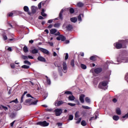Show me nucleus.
Listing matches in <instances>:
<instances>
[{
	"instance_id": "f257e3e1",
	"label": "nucleus",
	"mask_w": 128,
	"mask_h": 128,
	"mask_svg": "<svg viewBox=\"0 0 128 128\" xmlns=\"http://www.w3.org/2000/svg\"><path fill=\"white\" fill-rule=\"evenodd\" d=\"M126 44H128V40H120L119 42L114 44V46L118 50L120 48H126Z\"/></svg>"
},
{
	"instance_id": "f03ea898",
	"label": "nucleus",
	"mask_w": 128,
	"mask_h": 128,
	"mask_svg": "<svg viewBox=\"0 0 128 128\" xmlns=\"http://www.w3.org/2000/svg\"><path fill=\"white\" fill-rule=\"evenodd\" d=\"M118 62H128V57L124 54H120L117 59Z\"/></svg>"
},
{
	"instance_id": "7ed1b4c3",
	"label": "nucleus",
	"mask_w": 128,
	"mask_h": 128,
	"mask_svg": "<svg viewBox=\"0 0 128 128\" xmlns=\"http://www.w3.org/2000/svg\"><path fill=\"white\" fill-rule=\"evenodd\" d=\"M35 98L34 99H31L29 98L26 100L24 102V104L26 106H30V104H34L35 106L38 104V100H35Z\"/></svg>"
},
{
	"instance_id": "20e7f679",
	"label": "nucleus",
	"mask_w": 128,
	"mask_h": 128,
	"mask_svg": "<svg viewBox=\"0 0 128 128\" xmlns=\"http://www.w3.org/2000/svg\"><path fill=\"white\" fill-rule=\"evenodd\" d=\"M108 82L107 81H104L100 82L98 85L99 88H102L104 90H108Z\"/></svg>"
},
{
	"instance_id": "39448f33",
	"label": "nucleus",
	"mask_w": 128,
	"mask_h": 128,
	"mask_svg": "<svg viewBox=\"0 0 128 128\" xmlns=\"http://www.w3.org/2000/svg\"><path fill=\"white\" fill-rule=\"evenodd\" d=\"M37 124L38 126H48L50 123L46 122V121L39 122H37Z\"/></svg>"
},
{
	"instance_id": "423d86ee",
	"label": "nucleus",
	"mask_w": 128,
	"mask_h": 128,
	"mask_svg": "<svg viewBox=\"0 0 128 128\" xmlns=\"http://www.w3.org/2000/svg\"><path fill=\"white\" fill-rule=\"evenodd\" d=\"M54 112L56 116H60L62 114V110L60 108H56Z\"/></svg>"
},
{
	"instance_id": "0eeeda50",
	"label": "nucleus",
	"mask_w": 128,
	"mask_h": 128,
	"mask_svg": "<svg viewBox=\"0 0 128 128\" xmlns=\"http://www.w3.org/2000/svg\"><path fill=\"white\" fill-rule=\"evenodd\" d=\"M38 50H40L41 52H43L44 54H50V52H48L46 49H44L42 48H39Z\"/></svg>"
},
{
	"instance_id": "6e6552de",
	"label": "nucleus",
	"mask_w": 128,
	"mask_h": 128,
	"mask_svg": "<svg viewBox=\"0 0 128 128\" xmlns=\"http://www.w3.org/2000/svg\"><path fill=\"white\" fill-rule=\"evenodd\" d=\"M58 40H62V42H64L66 40V37L62 35H60L59 36L56 38Z\"/></svg>"
},
{
	"instance_id": "1a4fd4ad",
	"label": "nucleus",
	"mask_w": 128,
	"mask_h": 128,
	"mask_svg": "<svg viewBox=\"0 0 128 128\" xmlns=\"http://www.w3.org/2000/svg\"><path fill=\"white\" fill-rule=\"evenodd\" d=\"M86 96L84 94H82L80 96L79 100L82 104H84V97Z\"/></svg>"
},
{
	"instance_id": "9d476101",
	"label": "nucleus",
	"mask_w": 128,
	"mask_h": 128,
	"mask_svg": "<svg viewBox=\"0 0 128 128\" xmlns=\"http://www.w3.org/2000/svg\"><path fill=\"white\" fill-rule=\"evenodd\" d=\"M63 72L66 74V70H68V66L66 62H64L62 64Z\"/></svg>"
},
{
	"instance_id": "9b49d317",
	"label": "nucleus",
	"mask_w": 128,
	"mask_h": 128,
	"mask_svg": "<svg viewBox=\"0 0 128 128\" xmlns=\"http://www.w3.org/2000/svg\"><path fill=\"white\" fill-rule=\"evenodd\" d=\"M38 60H40V62H46V58L42 56H39L38 58Z\"/></svg>"
},
{
	"instance_id": "f8f14e48",
	"label": "nucleus",
	"mask_w": 128,
	"mask_h": 128,
	"mask_svg": "<svg viewBox=\"0 0 128 128\" xmlns=\"http://www.w3.org/2000/svg\"><path fill=\"white\" fill-rule=\"evenodd\" d=\"M64 104V102L60 100L59 102H56L54 104L56 106H61V104Z\"/></svg>"
},
{
	"instance_id": "ddd939ff",
	"label": "nucleus",
	"mask_w": 128,
	"mask_h": 128,
	"mask_svg": "<svg viewBox=\"0 0 128 128\" xmlns=\"http://www.w3.org/2000/svg\"><path fill=\"white\" fill-rule=\"evenodd\" d=\"M31 10L32 14H36V10H38V7L32 6L31 7Z\"/></svg>"
},
{
	"instance_id": "4468645a",
	"label": "nucleus",
	"mask_w": 128,
	"mask_h": 128,
	"mask_svg": "<svg viewBox=\"0 0 128 128\" xmlns=\"http://www.w3.org/2000/svg\"><path fill=\"white\" fill-rule=\"evenodd\" d=\"M31 54H38V49L36 48H34L31 50L30 52Z\"/></svg>"
},
{
	"instance_id": "2eb2a0df",
	"label": "nucleus",
	"mask_w": 128,
	"mask_h": 128,
	"mask_svg": "<svg viewBox=\"0 0 128 128\" xmlns=\"http://www.w3.org/2000/svg\"><path fill=\"white\" fill-rule=\"evenodd\" d=\"M102 68H96L94 70V72H96V74H100V72H102Z\"/></svg>"
},
{
	"instance_id": "dca6fc26",
	"label": "nucleus",
	"mask_w": 128,
	"mask_h": 128,
	"mask_svg": "<svg viewBox=\"0 0 128 128\" xmlns=\"http://www.w3.org/2000/svg\"><path fill=\"white\" fill-rule=\"evenodd\" d=\"M70 20L72 22L75 23L76 22H78V18H76V17L72 18H70Z\"/></svg>"
},
{
	"instance_id": "f3484780",
	"label": "nucleus",
	"mask_w": 128,
	"mask_h": 128,
	"mask_svg": "<svg viewBox=\"0 0 128 128\" xmlns=\"http://www.w3.org/2000/svg\"><path fill=\"white\" fill-rule=\"evenodd\" d=\"M116 113L117 114L120 116L122 114V110L120 108H116Z\"/></svg>"
},
{
	"instance_id": "a211bd4d",
	"label": "nucleus",
	"mask_w": 128,
	"mask_h": 128,
	"mask_svg": "<svg viewBox=\"0 0 128 128\" xmlns=\"http://www.w3.org/2000/svg\"><path fill=\"white\" fill-rule=\"evenodd\" d=\"M79 117H80V112H76L75 113V118H74V120H78V118Z\"/></svg>"
},
{
	"instance_id": "6ab92c4d",
	"label": "nucleus",
	"mask_w": 128,
	"mask_h": 128,
	"mask_svg": "<svg viewBox=\"0 0 128 128\" xmlns=\"http://www.w3.org/2000/svg\"><path fill=\"white\" fill-rule=\"evenodd\" d=\"M56 32H57L56 29L53 28L50 30V34H56Z\"/></svg>"
},
{
	"instance_id": "aec40b11",
	"label": "nucleus",
	"mask_w": 128,
	"mask_h": 128,
	"mask_svg": "<svg viewBox=\"0 0 128 128\" xmlns=\"http://www.w3.org/2000/svg\"><path fill=\"white\" fill-rule=\"evenodd\" d=\"M64 12V10H62L59 14V18L60 20H62V14Z\"/></svg>"
},
{
	"instance_id": "412c9836",
	"label": "nucleus",
	"mask_w": 128,
	"mask_h": 128,
	"mask_svg": "<svg viewBox=\"0 0 128 128\" xmlns=\"http://www.w3.org/2000/svg\"><path fill=\"white\" fill-rule=\"evenodd\" d=\"M114 120L118 121L120 120V116H114L112 117Z\"/></svg>"
},
{
	"instance_id": "4be33fe9",
	"label": "nucleus",
	"mask_w": 128,
	"mask_h": 128,
	"mask_svg": "<svg viewBox=\"0 0 128 128\" xmlns=\"http://www.w3.org/2000/svg\"><path fill=\"white\" fill-rule=\"evenodd\" d=\"M75 98H76L74 96H72V94L68 96L69 100H74Z\"/></svg>"
},
{
	"instance_id": "5701e85b",
	"label": "nucleus",
	"mask_w": 128,
	"mask_h": 128,
	"mask_svg": "<svg viewBox=\"0 0 128 128\" xmlns=\"http://www.w3.org/2000/svg\"><path fill=\"white\" fill-rule=\"evenodd\" d=\"M15 22H14V21H12V22H8V26H10L12 28V24H14Z\"/></svg>"
},
{
	"instance_id": "b1692460",
	"label": "nucleus",
	"mask_w": 128,
	"mask_h": 128,
	"mask_svg": "<svg viewBox=\"0 0 128 128\" xmlns=\"http://www.w3.org/2000/svg\"><path fill=\"white\" fill-rule=\"evenodd\" d=\"M66 28L68 30H72V26L71 24H68L66 26Z\"/></svg>"
},
{
	"instance_id": "393cba45",
	"label": "nucleus",
	"mask_w": 128,
	"mask_h": 128,
	"mask_svg": "<svg viewBox=\"0 0 128 128\" xmlns=\"http://www.w3.org/2000/svg\"><path fill=\"white\" fill-rule=\"evenodd\" d=\"M82 18H84V14H80L78 16V22H82Z\"/></svg>"
},
{
	"instance_id": "a878e982",
	"label": "nucleus",
	"mask_w": 128,
	"mask_h": 128,
	"mask_svg": "<svg viewBox=\"0 0 128 128\" xmlns=\"http://www.w3.org/2000/svg\"><path fill=\"white\" fill-rule=\"evenodd\" d=\"M23 50L24 52H28V48L26 46H24L23 48Z\"/></svg>"
},
{
	"instance_id": "bb28decb",
	"label": "nucleus",
	"mask_w": 128,
	"mask_h": 128,
	"mask_svg": "<svg viewBox=\"0 0 128 128\" xmlns=\"http://www.w3.org/2000/svg\"><path fill=\"white\" fill-rule=\"evenodd\" d=\"M42 16H46V14L44 13V9H42L41 12Z\"/></svg>"
},
{
	"instance_id": "cd10ccee",
	"label": "nucleus",
	"mask_w": 128,
	"mask_h": 128,
	"mask_svg": "<svg viewBox=\"0 0 128 128\" xmlns=\"http://www.w3.org/2000/svg\"><path fill=\"white\" fill-rule=\"evenodd\" d=\"M46 82H47V84H50V78H48V76H46Z\"/></svg>"
},
{
	"instance_id": "c85d7f7f",
	"label": "nucleus",
	"mask_w": 128,
	"mask_h": 128,
	"mask_svg": "<svg viewBox=\"0 0 128 128\" xmlns=\"http://www.w3.org/2000/svg\"><path fill=\"white\" fill-rule=\"evenodd\" d=\"M24 12H28V10H30V9L28 8V6H24Z\"/></svg>"
},
{
	"instance_id": "c756f323",
	"label": "nucleus",
	"mask_w": 128,
	"mask_h": 128,
	"mask_svg": "<svg viewBox=\"0 0 128 128\" xmlns=\"http://www.w3.org/2000/svg\"><path fill=\"white\" fill-rule=\"evenodd\" d=\"M76 120L77 121L76 122V124H80V122H82V118H78V120Z\"/></svg>"
},
{
	"instance_id": "7c9ffc66",
	"label": "nucleus",
	"mask_w": 128,
	"mask_h": 128,
	"mask_svg": "<svg viewBox=\"0 0 128 128\" xmlns=\"http://www.w3.org/2000/svg\"><path fill=\"white\" fill-rule=\"evenodd\" d=\"M85 100L86 102H87L88 104H90V98L86 97L85 98Z\"/></svg>"
},
{
	"instance_id": "2f4dec72",
	"label": "nucleus",
	"mask_w": 128,
	"mask_h": 128,
	"mask_svg": "<svg viewBox=\"0 0 128 128\" xmlns=\"http://www.w3.org/2000/svg\"><path fill=\"white\" fill-rule=\"evenodd\" d=\"M96 118H98V116L96 115L95 116V118L94 116H92V117L90 119V122H92V120H96Z\"/></svg>"
},
{
	"instance_id": "473e14b6",
	"label": "nucleus",
	"mask_w": 128,
	"mask_h": 128,
	"mask_svg": "<svg viewBox=\"0 0 128 128\" xmlns=\"http://www.w3.org/2000/svg\"><path fill=\"white\" fill-rule=\"evenodd\" d=\"M80 67L82 68V70L86 69V66L85 64H81Z\"/></svg>"
},
{
	"instance_id": "72a5a7b5",
	"label": "nucleus",
	"mask_w": 128,
	"mask_h": 128,
	"mask_svg": "<svg viewBox=\"0 0 128 128\" xmlns=\"http://www.w3.org/2000/svg\"><path fill=\"white\" fill-rule=\"evenodd\" d=\"M77 6H79V8H82V6H84V4L80 2L77 4Z\"/></svg>"
},
{
	"instance_id": "f704fd0d",
	"label": "nucleus",
	"mask_w": 128,
	"mask_h": 128,
	"mask_svg": "<svg viewBox=\"0 0 128 128\" xmlns=\"http://www.w3.org/2000/svg\"><path fill=\"white\" fill-rule=\"evenodd\" d=\"M81 124L83 126H86V122L84 120H82L81 122Z\"/></svg>"
},
{
	"instance_id": "c9c22d12",
	"label": "nucleus",
	"mask_w": 128,
	"mask_h": 128,
	"mask_svg": "<svg viewBox=\"0 0 128 128\" xmlns=\"http://www.w3.org/2000/svg\"><path fill=\"white\" fill-rule=\"evenodd\" d=\"M24 62L25 64H28V66H30L32 64V63L28 60H24Z\"/></svg>"
},
{
	"instance_id": "e433bc0d",
	"label": "nucleus",
	"mask_w": 128,
	"mask_h": 128,
	"mask_svg": "<svg viewBox=\"0 0 128 128\" xmlns=\"http://www.w3.org/2000/svg\"><path fill=\"white\" fill-rule=\"evenodd\" d=\"M74 120V116L70 114L69 115L68 120Z\"/></svg>"
},
{
	"instance_id": "4c0bfd02",
	"label": "nucleus",
	"mask_w": 128,
	"mask_h": 128,
	"mask_svg": "<svg viewBox=\"0 0 128 128\" xmlns=\"http://www.w3.org/2000/svg\"><path fill=\"white\" fill-rule=\"evenodd\" d=\"M22 68H30V66L26 65H23L22 66Z\"/></svg>"
},
{
	"instance_id": "58836bf2",
	"label": "nucleus",
	"mask_w": 128,
	"mask_h": 128,
	"mask_svg": "<svg viewBox=\"0 0 128 128\" xmlns=\"http://www.w3.org/2000/svg\"><path fill=\"white\" fill-rule=\"evenodd\" d=\"M60 26V24L56 23L54 25V28H59Z\"/></svg>"
},
{
	"instance_id": "ea45409f",
	"label": "nucleus",
	"mask_w": 128,
	"mask_h": 128,
	"mask_svg": "<svg viewBox=\"0 0 128 128\" xmlns=\"http://www.w3.org/2000/svg\"><path fill=\"white\" fill-rule=\"evenodd\" d=\"M82 108L85 110H90V108L88 106H82Z\"/></svg>"
},
{
	"instance_id": "a19ab883",
	"label": "nucleus",
	"mask_w": 128,
	"mask_h": 128,
	"mask_svg": "<svg viewBox=\"0 0 128 128\" xmlns=\"http://www.w3.org/2000/svg\"><path fill=\"white\" fill-rule=\"evenodd\" d=\"M70 64L72 66H74V60H72L70 62Z\"/></svg>"
},
{
	"instance_id": "79ce46f5",
	"label": "nucleus",
	"mask_w": 128,
	"mask_h": 128,
	"mask_svg": "<svg viewBox=\"0 0 128 128\" xmlns=\"http://www.w3.org/2000/svg\"><path fill=\"white\" fill-rule=\"evenodd\" d=\"M22 58H23V60H28V56H22Z\"/></svg>"
},
{
	"instance_id": "37998d69",
	"label": "nucleus",
	"mask_w": 128,
	"mask_h": 128,
	"mask_svg": "<svg viewBox=\"0 0 128 128\" xmlns=\"http://www.w3.org/2000/svg\"><path fill=\"white\" fill-rule=\"evenodd\" d=\"M90 60L94 61L96 60V56H92L90 58Z\"/></svg>"
},
{
	"instance_id": "c03bdc74",
	"label": "nucleus",
	"mask_w": 128,
	"mask_h": 128,
	"mask_svg": "<svg viewBox=\"0 0 128 128\" xmlns=\"http://www.w3.org/2000/svg\"><path fill=\"white\" fill-rule=\"evenodd\" d=\"M24 96H21V98H20V102L22 104V102H24Z\"/></svg>"
},
{
	"instance_id": "a18cd8bd",
	"label": "nucleus",
	"mask_w": 128,
	"mask_h": 128,
	"mask_svg": "<svg viewBox=\"0 0 128 128\" xmlns=\"http://www.w3.org/2000/svg\"><path fill=\"white\" fill-rule=\"evenodd\" d=\"M70 14H74V8H71L70 10Z\"/></svg>"
},
{
	"instance_id": "49530a36",
	"label": "nucleus",
	"mask_w": 128,
	"mask_h": 128,
	"mask_svg": "<svg viewBox=\"0 0 128 128\" xmlns=\"http://www.w3.org/2000/svg\"><path fill=\"white\" fill-rule=\"evenodd\" d=\"M65 94H72V92H70V91H66L64 92Z\"/></svg>"
},
{
	"instance_id": "de8ad7c7",
	"label": "nucleus",
	"mask_w": 128,
	"mask_h": 128,
	"mask_svg": "<svg viewBox=\"0 0 128 128\" xmlns=\"http://www.w3.org/2000/svg\"><path fill=\"white\" fill-rule=\"evenodd\" d=\"M68 105L70 106H76V104L68 103Z\"/></svg>"
},
{
	"instance_id": "09e8293b",
	"label": "nucleus",
	"mask_w": 128,
	"mask_h": 128,
	"mask_svg": "<svg viewBox=\"0 0 128 128\" xmlns=\"http://www.w3.org/2000/svg\"><path fill=\"white\" fill-rule=\"evenodd\" d=\"M10 66L12 68H16V65L14 64H10Z\"/></svg>"
},
{
	"instance_id": "8fccbe9b",
	"label": "nucleus",
	"mask_w": 128,
	"mask_h": 128,
	"mask_svg": "<svg viewBox=\"0 0 128 128\" xmlns=\"http://www.w3.org/2000/svg\"><path fill=\"white\" fill-rule=\"evenodd\" d=\"M3 38L4 40H8V36H6V35H3Z\"/></svg>"
},
{
	"instance_id": "3c124183",
	"label": "nucleus",
	"mask_w": 128,
	"mask_h": 128,
	"mask_svg": "<svg viewBox=\"0 0 128 128\" xmlns=\"http://www.w3.org/2000/svg\"><path fill=\"white\" fill-rule=\"evenodd\" d=\"M68 58V54L66 53V56H65V60H66Z\"/></svg>"
},
{
	"instance_id": "603ef678",
	"label": "nucleus",
	"mask_w": 128,
	"mask_h": 128,
	"mask_svg": "<svg viewBox=\"0 0 128 128\" xmlns=\"http://www.w3.org/2000/svg\"><path fill=\"white\" fill-rule=\"evenodd\" d=\"M26 96H28V98H32V100H34V97H32V95H30V94H27Z\"/></svg>"
},
{
	"instance_id": "864d4df0",
	"label": "nucleus",
	"mask_w": 128,
	"mask_h": 128,
	"mask_svg": "<svg viewBox=\"0 0 128 128\" xmlns=\"http://www.w3.org/2000/svg\"><path fill=\"white\" fill-rule=\"evenodd\" d=\"M38 8L40 10L42 8V2H40L38 4Z\"/></svg>"
},
{
	"instance_id": "5fc2aeb1",
	"label": "nucleus",
	"mask_w": 128,
	"mask_h": 128,
	"mask_svg": "<svg viewBox=\"0 0 128 128\" xmlns=\"http://www.w3.org/2000/svg\"><path fill=\"white\" fill-rule=\"evenodd\" d=\"M2 110H8V107L6 106H2Z\"/></svg>"
},
{
	"instance_id": "6e6d98bb",
	"label": "nucleus",
	"mask_w": 128,
	"mask_h": 128,
	"mask_svg": "<svg viewBox=\"0 0 128 128\" xmlns=\"http://www.w3.org/2000/svg\"><path fill=\"white\" fill-rule=\"evenodd\" d=\"M46 112H52V109L47 108H46Z\"/></svg>"
},
{
	"instance_id": "4d7b16f0",
	"label": "nucleus",
	"mask_w": 128,
	"mask_h": 128,
	"mask_svg": "<svg viewBox=\"0 0 128 128\" xmlns=\"http://www.w3.org/2000/svg\"><path fill=\"white\" fill-rule=\"evenodd\" d=\"M14 16V13L10 12L8 14V16Z\"/></svg>"
},
{
	"instance_id": "13d9d810",
	"label": "nucleus",
	"mask_w": 128,
	"mask_h": 128,
	"mask_svg": "<svg viewBox=\"0 0 128 128\" xmlns=\"http://www.w3.org/2000/svg\"><path fill=\"white\" fill-rule=\"evenodd\" d=\"M114 64V62L112 61H108L106 62V64Z\"/></svg>"
},
{
	"instance_id": "bf43d9fd",
	"label": "nucleus",
	"mask_w": 128,
	"mask_h": 128,
	"mask_svg": "<svg viewBox=\"0 0 128 128\" xmlns=\"http://www.w3.org/2000/svg\"><path fill=\"white\" fill-rule=\"evenodd\" d=\"M53 20H50L48 21V24H52V22Z\"/></svg>"
},
{
	"instance_id": "052dcab7",
	"label": "nucleus",
	"mask_w": 128,
	"mask_h": 128,
	"mask_svg": "<svg viewBox=\"0 0 128 128\" xmlns=\"http://www.w3.org/2000/svg\"><path fill=\"white\" fill-rule=\"evenodd\" d=\"M48 44H50V46H54V43L52 42H48Z\"/></svg>"
},
{
	"instance_id": "680f3d73",
	"label": "nucleus",
	"mask_w": 128,
	"mask_h": 128,
	"mask_svg": "<svg viewBox=\"0 0 128 128\" xmlns=\"http://www.w3.org/2000/svg\"><path fill=\"white\" fill-rule=\"evenodd\" d=\"M28 58H30V60H34V58L31 56H28Z\"/></svg>"
},
{
	"instance_id": "e2e57ef3",
	"label": "nucleus",
	"mask_w": 128,
	"mask_h": 128,
	"mask_svg": "<svg viewBox=\"0 0 128 128\" xmlns=\"http://www.w3.org/2000/svg\"><path fill=\"white\" fill-rule=\"evenodd\" d=\"M13 102H15V104H18V98H16V100H14Z\"/></svg>"
},
{
	"instance_id": "0e129e2a",
	"label": "nucleus",
	"mask_w": 128,
	"mask_h": 128,
	"mask_svg": "<svg viewBox=\"0 0 128 128\" xmlns=\"http://www.w3.org/2000/svg\"><path fill=\"white\" fill-rule=\"evenodd\" d=\"M112 102H118V100H116V98H114L112 100Z\"/></svg>"
},
{
	"instance_id": "69168bd1",
	"label": "nucleus",
	"mask_w": 128,
	"mask_h": 128,
	"mask_svg": "<svg viewBox=\"0 0 128 128\" xmlns=\"http://www.w3.org/2000/svg\"><path fill=\"white\" fill-rule=\"evenodd\" d=\"M53 56H58V54H56V52H54L53 53Z\"/></svg>"
},
{
	"instance_id": "338daca9",
	"label": "nucleus",
	"mask_w": 128,
	"mask_h": 128,
	"mask_svg": "<svg viewBox=\"0 0 128 128\" xmlns=\"http://www.w3.org/2000/svg\"><path fill=\"white\" fill-rule=\"evenodd\" d=\"M8 50H9L10 52H12V47L8 48Z\"/></svg>"
},
{
	"instance_id": "774afa93",
	"label": "nucleus",
	"mask_w": 128,
	"mask_h": 128,
	"mask_svg": "<svg viewBox=\"0 0 128 128\" xmlns=\"http://www.w3.org/2000/svg\"><path fill=\"white\" fill-rule=\"evenodd\" d=\"M38 19L39 20H44V17H42V16H39Z\"/></svg>"
}]
</instances>
